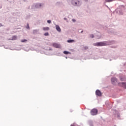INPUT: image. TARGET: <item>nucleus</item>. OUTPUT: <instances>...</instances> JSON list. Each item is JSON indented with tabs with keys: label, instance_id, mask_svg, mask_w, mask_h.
<instances>
[{
	"label": "nucleus",
	"instance_id": "1",
	"mask_svg": "<svg viewBox=\"0 0 126 126\" xmlns=\"http://www.w3.org/2000/svg\"><path fill=\"white\" fill-rule=\"evenodd\" d=\"M94 46L97 47H102L103 46H107V42H100L95 43Z\"/></svg>",
	"mask_w": 126,
	"mask_h": 126
},
{
	"label": "nucleus",
	"instance_id": "2",
	"mask_svg": "<svg viewBox=\"0 0 126 126\" xmlns=\"http://www.w3.org/2000/svg\"><path fill=\"white\" fill-rule=\"evenodd\" d=\"M91 114L92 116H95L98 114V110L97 109H93L91 111Z\"/></svg>",
	"mask_w": 126,
	"mask_h": 126
},
{
	"label": "nucleus",
	"instance_id": "3",
	"mask_svg": "<svg viewBox=\"0 0 126 126\" xmlns=\"http://www.w3.org/2000/svg\"><path fill=\"white\" fill-rule=\"evenodd\" d=\"M111 82L112 84H116V83L118 82V79H117L116 78H112L111 79Z\"/></svg>",
	"mask_w": 126,
	"mask_h": 126
},
{
	"label": "nucleus",
	"instance_id": "4",
	"mask_svg": "<svg viewBox=\"0 0 126 126\" xmlns=\"http://www.w3.org/2000/svg\"><path fill=\"white\" fill-rule=\"evenodd\" d=\"M95 94H96V95H97V96H99V97L102 96V93H101V92L98 90H97L96 91H95Z\"/></svg>",
	"mask_w": 126,
	"mask_h": 126
},
{
	"label": "nucleus",
	"instance_id": "5",
	"mask_svg": "<svg viewBox=\"0 0 126 126\" xmlns=\"http://www.w3.org/2000/svg\"><path fill=\"white\" fill-rule=\"evenodd\" d=\"M55 27L56 30H57L58 32H62V29H61V28L60 27L59 25H56Z\"/></svg>",
	"mask_w": 126,
	"mask_h": 126
},
{
	"label": "nucleus",
	"instance_id": "6",
	"mask_svg": "<svg viewBox=\"0 0 126 126\" xmlns=\"http://www.w3.org/2000/svg\"><path fill=\"white\" fill-rule=\"evenodd\" d=\"M121 84H122V87H124V88L126 89V83H119V85H121Z\"/></svg>",
	"mask_w": 126,
	"mask_h": 126
},
{
	"label": "nucleus",
	"instance_id": "7",
	"mask_svg": "<svg viewBox=\"0 0 126 126\" xmlns=\"http://www.w3.org/2000/svg\"><path fill=\"white\" fill-rule=\"evenodd\" d=\"M43 30L44 31H49V30H50V28L47 27H44L43 28Z\"/></svg>",
	"mask_w": 126,
	"mask_h": 126
},
{
	"label": "nucleus",
	"instance_id": "8",
	"mask_svg": "<svg viewBox=\"0 0 126 126\" xmlns=\"http://www.w3.org/2000/svg\"><path fill=\"white\" fill-rule=\"evenodd\" d=\"M53 47H55V48H59L60 47V45L58 44L57 43H54L53 44Z\"/></svg>",
	"mask_w": 126,
	"mask_h": 126
},
{
	"label": "nucleus",
	"instance_id": "9",
	"mask_svg": "<svg viewBox=\"0 0 126 126\" xmlns=\"http://www.w3.org/2000/svg\"><path fill=\"white\" fill-rule=\"evenodd\" d=\"M16 39H17V36H16V35H14L12 37V40L13 41H14V40H16Z\"/></svg>",
	"mask_w": 126,
	"mask_h": 126
},
{
	"label": "nucleus",
	"instance_id": "10",
	"mask_svg": "<svg viewBox=\"0 0 126 126\" xmlns=\"http://www.w3.org/2000/svg\"><path fill=\"white\" fill-rule=\"evenodd\" d=\"M67 42L68 43H72V42H74V40H72V39L68 40L67 41Z\"/></svg>",
	"mask_w": 126,
	"mask_h": 126
},
{
	"label": "nucleus",
	"instance_id": "11",
	"mask_svg": "<svg viewBox=\"0 0 126 126\" xmlns=\"http://www.w3.org/2000/svg\"><path fill=\"white\" fill-rule=\"evenodd\" d=\"M21 42L22 43H25V42H27V39H22L21 40Z\"/></svg>",
	"mask_w": 126,
	"mask_h": 126
},
{
	"label": "nucleus",
	"instance_id": "12",
	"mask_svg": "<svg viewBox=\"0 0 126 126\" xmlns=\"http://www.w3.org/2000/svg\"><path fill=\"white\" fill-rule=\"evenodd\" d=\"M63 54H64L65 55H68V54H70V53L67 51H63Z\"/></svg>",
	"mask_w": 126,
	"mask_h": 126
},
{
	"label": "nucleus",
	"instance_id": "13",
	"mask_svg": "<svg viewBox=\"0 0 126 126\" xmlns=\"http://www.w3.org/2000/svg\"><path fill=\"white\" fill-rule=\"evenodd\" d=\"M106 2H111V1H113V0H105Z\"/></svg>",
	"mask_w": 126,
	"mask_h": 126
},
{
	"label": "nucleus",
	"instance_id": "14",
	"mask_svg": "<svg viewBox=\"0 0 126 126\" xmlns=\"http://www.w3.org/2000/svg\"><path fill=\"white\" fill-rule=\"evenodd\" d=\"M37 6H38L39 7H41L42 6V4L41 3L37 4Z\"/></svg>",
	"mask_w": 126,
	"mask_h": 126
},
{
	"label": "nucleus",
	"instance_id": "15",
	"mask_svg": "<svg viewBox=\"0 0 126 126\" xmlns=\"http://www.w3.org/2000/svg\"><path fill=\"white\" fill-rule=\"evenodd\" d=\"M72 4L73 5H77V2H72Z\"/></svg>",
	"mask_w": 126,
	"mask_h": 126
},
{
	"label": "nucleus",
	"instance_id": "16",
	"mask_svg": "<svg viewBox=\"0 0 126 126\" xmlns=\"http://www.w3.org/2000/svg\"><path fill=\"white\" fill-rule=\"evenodd\" d=\"M44 36H49V32H46L44 34Z\"/></svg>",
	"mask_w": 126,
	"mask_h": 126
},
{
	"label": "nucleus",
	"instance_id": "17",
	"mask_svg": "<svg viewBox=\"0 0 126 126\" xmlns=\"http://www.w3.org/2000/svg\"><path fill=\"white\" fill-rule=\"evenodd\" d=\"M26 28H27V29H30L29 24H27V27H26Z\"/></svg>",
	"mask_w": 126,
	"mask_h": 126
},
{
	"label": "nucleus",
	"instance_id": "18",
	"mask_svg": "<svg viewBox=\"0 0 126 126\" xmlns=\"http://www.w3.org/2000/svg\"><path fill=\"white\" fill-rule=\"evenodd\" d=\"M91 38H94V35L91 34Z\"/></svg>",
	"mask_w": 126,
	"mask_h": 126
},
{
	"label": "nucleus",
	"instance_id": "19",
	"mask_svg": "<svg viewBox=\"0 0 126 126\" xmlns=\"http://www.w3.org/2000/svg\"><path fill=\"white\" fill-rule=\"evenodd\" d=\"M47 22H48V23L50 24V23H51V20H48V21H47Z\"/></svg>",
	"mask_w": 126,
	"mask_h": 126
},
{
	"label": "nucleus",
	"instance_id": "20",
	"mask_svg": "<svg viewBox=\"0 0 126 126\" xmlns=\"http://www.w3.org/2000/svg\"><path fill=\"white\" fill-rule=\"evenodd\" d=\"M2 26H3V25H2L1 24H0V27H2Z\"/></svg>",
	"mask_w": 126,
	"mask_h": 126
},
{
	"label": "nucleus",
	"instance_id": "21",
	"mask_svg": "<svg viewBox=\"0 0 126 126\" xmlns=\"http://www.w3.org/2000/svg\"><path fill=\"white\" fill-rule=\"evenodd\" d=\"M85 48L86 50H87V49H88V47H85Z\"/></svg>",
	"mask_w": 126,
	"mask_h": 126
},
{
	"label": "nucleus",
	"instance_id": "22",
	"mask_svg": "<svg viewBox=\"0 0 126 126\" xmlns=\"http://www.w3.org/2000/svg\"><path fill=\"white\" fill-rule=\"evenodd\" d=\"M120 80H121V81H124V79L120 78Z\"/></svg>",
	"mask_w": 126,
	"mask_h": 126
},
{
	"label": "nucleus",
	"instance_id": "23",
	"mask_svg": "<svg viewBox=\"0 0 126 126\" xmlns=\"http://www.w3.org/2000/svg\"><path fill=\"white\" fill-rule=\"evenodd\" d=\"M72 21H73V22H75V20L73 19V20H72Z\"/></svg>",
	"mask_w": 126,
	"mask_h": 126
},
{
	"label": "nucleus",
	"instance_id": "24",
	"mask_svg": "<svg viewBox=\"0 0 126 126\" xmlns=\"http://www.w3.org/2000/svg\"><path fill=\"white\" fill-rule=\"evenodd\" d=\"M85 1H88V0H85Z\"/></svg>",
	"mask_w": 126,
	"mask_h": 126
},
{
	"label": "nucleus",
	"instance_id": "25",
	"mask_svg": "<svg viewBox=\"0 0 126 126\" xmlns=\"http://www.w3.org/2000/svg\"><path fill=\"white\" fill-rule=\"evenodd\" d=\"M82 32H83V31H82L81 32V33H82Z\"/></svg>",
	"mask_w": 126,
	"mask_h": 126
}]
</instances>
